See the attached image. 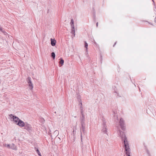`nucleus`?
I'll list each match as a JSON object with an SVG mask.
<instances>
[{
    "label": "nucleus",
    "mask_w": 156,
    "mask_h": 156,
    "mask_svg": "<svg viewBox=\"0 0 156 156\" xmlns=\"http://www.w3.org/2000/svg\"><path fill=\"white\" fill-rule=\"evenodd\" d=\"M9 116L11 118H12L13 121L16 124H17L18 122L20 120L18 117L13 115L12 114L9 115Z\"/></svg>",
    "instance_id": "3"
},
{
    "label": "nucleus",
    "mask_w": 156,
    "mask_h": 156,
    "mask_svg": "<svg viewBox=\"0 0 156 156\" xmlns=\"http://www.w3.org/2000/svg\"><path fill=\"white\" fill-rule=\"evenodd\" d=\"M119 124L122 129L124 130L125 129V127L124 126V121L122 118H121L119 121Z\"/></svg>",
    "instance_id": "5"
},
{
    "label": "nucleus",
    "mask_w": 156,
    "mask_h": 156,
    "mask_svg": "<svg viewBox=\"0 0 156 156\" xmlns=\"http://www.w3.org/2000/svg\"><path fill=\"white\" fill-rule=\"evenodd\" d=\"M146 152L148 156H151L149 151L148 150H146Z\"/></svg>",
    "instance_id": "20"
},
{
    "label": "nucleus",
    "mask_w": 156,
    "mask_h": 156,
    "mask_svg": "<svg viewBox=\"0 0 156 156\" xmlns=\"http://www.w3.org/2000/svg\"><path fill=\"white\" fill-rule=\"evenodd\" d=\"M81 114L82 115V117L81 118L80 120V122L81 123V128H80V136H81V140L82 141V131L83 133H85V116L84 115L83 113L82 112H81Z\"/></svg>",
    "instance_id": "2"
},
{
    "label": "nucleus",
    "mask_w": 156,
    "mask_h": 156,
    "mask_svg": "<svg viewBox=\"0 0 156 156\" xmlns=\"http://www.w3.org/2000/svg\"><path fill=\"white\" fill-rule=\"evenodd\" d=\"M152 0L153 2H154V0Z\"/></svg>",
    "instance_id": "25"
},
{
    "label": "nucleus",
    "mask_w": 156,
    "mask_h": 156,
    "mask_svg": "<svg viewBox=\"0 0 156 156\" xmlns=\"http://www.w3.org/2000/svg\"><path fill=\"white\" fill-rule=\"evenodd\" d=\"M3 146L4 147H7L8 148H10L11 145L9 144H3Z\"/></svg>",
    "instance_id": "17"
},
{
    "label": "nucleus",
    "mask_w": 156,
    "mask_h": 156,
    "mask_svg": "<svg viewBox=\"0 0 156 156\" xmlns=\"http://www.w3.org/2000/svg\"><path fill=\"white\" fill-rule=\"evenodd\" d=\"M17 125L20 127H23L25 125L24 122L20 119L19 120Z\"/></svg>",
    "instance_id": "7"
},
{
    "label": "nucleus",
    "mask_w": 156,
    "mask_h": 156,
    "mask_svg": "<svg viewBox=\"0 0 156 156\" xmlns=\"http://www.w3.org/2000/svg\"><path fill=\"white\" fill-rule=\"evenodd\" d=\"M98 23H96V26H97V27L98 26Z\"/></svg>",
    "instance_id": "22"
},
{
    "label": "nucleus",
    "mask_w": 156,
    "mask_h": 156,
    "mask_svg": "<svg viewBox=\"0 0 156 156\" xmlns=\"http://www.w3.org/2000/svg\"><path fill=\"white\" fill-rule=\"evenodd\" d=\"M70 24L71 25V27H74V21H73V19H72L71 20V21L70 23Z\"/></svg>",
    "instance_id": "16"
},
{
    "label": "nucleus",
    "mask_w": 156,
    "mask_h": 156,
    "mask_svg": "<svg viewBox=\"0 0 156 156\" xmlns=\"http://www.w3.org/2000/svg\"><path fill=\"white\" fill-rule=\"evenodd\" d=\"M71 33L72 34H73V36L74 37L75 36V29L74 28V27H71Z\"/></svg>",
    "instance_id": "11"
},
{
    "label": "nucleus",
    "mask_w": 156,
    "mask_h": 156,
    "mask_svg": "<svg viewBox=\"0 0 156 156\" xmlns=\"http://www.w3.org/2000/svg\"><path fill=\"white\" fill-rule=\"evenodd\" d=\"M84 47L85 48H86V51H87V49H88V44L87 43V42L85 41H84Z\"/></svg>",
    "instance_id": "14"
},
{
    "label": "nucleus",
    "mask_w": 156,
    "mask_h": 156,
    "mask_svg": "<svg viewBox=\"0 0 156 156\" xmlns=\"http://www.w3.org/2000/svg\"><path fill=\"white\" fill-rule=\"evenodd\" d=\"M39 156H42L41 154H40V155H39Z\"/></svg>",
    "instance_id": "24"
},
{
    "label": "nucleus",
    "mask_w": 156,
    "mask_h": 156,
    "mask_svg": "<svg viewBox=\"0 0 156 156\" xmlns=\"http://www.w3.org/2000/svg\"><path fill=\"white\" fill-rule=\"evenodd\" d=\"M10 148L15 150H16L17 149L16 146L13 144L11 145Z\"/></svg>",
    "instance_id": "9"
},
{
    "label": "nucleus",
    "mask_w": 156,
    "mask_h": 156,
    "mask_svg": "<svg viewBox=\"0 0 156 156\" xmlns=\"http://www.w3.org/2000/svg\"><path fill=\"white\" fill-rule=\"evenodd\" d=\"M120 135L122 139L123 140L124 146L125 147L126 153L127 156H130V149L129 145L128 142L127 140V138L126 137L124 133L119 130L118 133Z\"/></svg>",
    "instance_id": "1"
},
{
    "label": "nucleus",
    "mask_w": 156,
    "mask_h": 156,
    "mask_svg": "<svg viewBox=\"0 0 156 156\" xmlns=\"http://www.w3.org/2000/svg\"><path fill=\"white\" fill-rule=\"evenodd\" d=\"M36 151L37 152L38 155H40V154H41L38 149H37L36 150Z\"/></svg>",
    "instance_id": "21"
},
{
    "label": "nucleus",
    "mask_w": 156,
    "mask_h": 156,
    "mask_svg": "<svg viewBox=\"0 0 156 156\" xmlns=\"http://www.w3.org/2000/svg\"><path fill=\"white\" fill-rule=\"evenodd\" d=\"M64 62V61L62 59V58L61 59V60L60 62H59V64H61V66L63 65V64Z\"/></svg>",
    "instance_id": "19"
},
{
    "label": "nucleus",
    "mask_w": 156,
    "mask_h": 156,
    "mask_svg": "<svg viewBox=\"0 0 156 156\" xmlns=\"http://www.w3.org/2000/svg\"><path fill=\"white\" fill-rule=\"evenodd\" d=\"M28 86L30 90H32L33 88V86L32 83L28 84Z\"/></svg>",
    "instance_id": "13"
},
{
    "label": "nucleus",
    "mask_w": 156,
    "mask_h": 156,
    "mask_svg": "<svg viewBox=\"0 0 156 156\" xmlns=\"http://www.w3.org/2000/svg\"><path fill=\"white\" fill-rule=\"evenodd\" d=\"M25 129L29 132H31L32 131V128L31 126L28 124H26L24 126Z\"/></svg>",
    "instance_id": "4"
},
{
    "label": "nucleus",
    "mask_w": 156,
    "mask_h": 156,
    "mask_svg": "<svg viewBox=\"0 0 156 156\" xmlns=\"http://www.w3.org/2000/svg\"><path fill=\"white\" fill-rule=\"evenodd\" d=\"M27 81L28 83V84L32 83L31 80V78L30 77H28L27 79Z\"/></svg>",
    "instance_id": "12"
},
{
    "label": "nucleus",
    "mask_w": 156,
    "mask_h": 156,
    "mask_svg": "<svg viewBox=\"0 0 156 156\" xmlns=\"http://www.w3.org/2000/svg\"><path fill=\"white\" fill-rule=\"evenodd\" d=\"M112 90L115 95L117 96H119L118 91L117 89L115 86H113L112 87Z\"/></svg>",
    "instance_id": "6"
},
{
    "label": "nucleus",
    "mask_w": 156,
    "mask_h": 156,
    "mask_svg": "<svg viewBox=\"0 0 156 156\" xmlns=\"http://www.w3.org/2000/svg\"><path fill=\"white\" fill-rule=\"evenodd\" d=\"M116 43V42H115V44H114V45L113 46H114V45Z\"/></svg>",
    "instance_id": "23"
},
{
    "label": "nucleus",
    "mask_w": 156,
    "mask_h": 156,
    "mask_svg": "<svg viewBox=\"0 0 156 156\" xmlns=\"http://www.w3.org/2000/svg\"><path fill=\"white\" fill-rule=\"evenodd\" d=\"M51 45L52 46H55L56 43V40H55L54 39H52L51 38Z\"/></svg>",
    "instance_id": "8"
},
{
    "label": "nucleus",
    "mask_w": 156,
    "mask_h": 156,
    "mask_svg": "<svg viewBox=\"0 0 156 156\" xmlns=\"http://www.w3.org/2000/svg\"><path fill=\"white\" fill-rule=\"evenodd\" d=\"M51 56L53 59H54L55 58V53L54 52H53L51 53Z\"/></svg>",
    "instance_id": "18"
},
{
    "label": "nucleus",
    "mask_w": 156,
    "mask_h": 156,
    "mask_svg": "<svg viewBox=\"0 0 156 156\" xmlns=\"http://www.w3.org/2000/svg\"><path fill=\"white\" fill-rule=\"evenodd\" d=\"M0 31H1L5 35H6L7 33L4 30H2V27H0Z\"/></svg>",
    "instance_id": "15"
},
{
    "label": "nucleus",
    "mask_w": 156,
    "mask_h": 156,
    "mask_svg": "<svg viewBox=\"0 0 156 156\" xmlns=\"http://www.w3.org/2000/svg\"><path fill=\"white\" fill-rule=\"evenodd\" d=\"M102 131L104 133H107V130L105 124L104 125L103 128L102 129Z\"/></svg>",
    "instance_id": "10"
}]
</instances>
